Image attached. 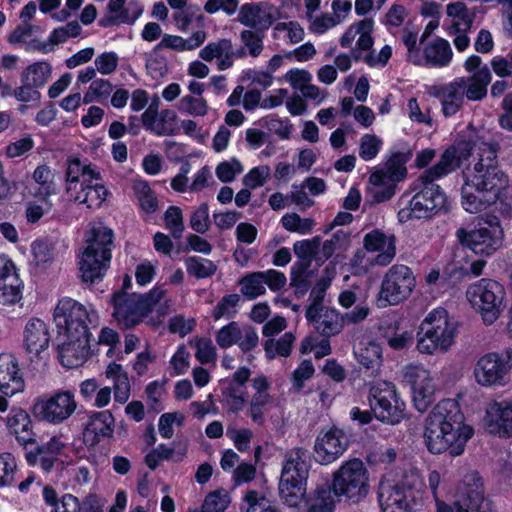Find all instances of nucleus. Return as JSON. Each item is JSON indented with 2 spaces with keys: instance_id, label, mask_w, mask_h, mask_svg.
Listing matches in <instances>:
<instances>
[{
  "instance_id": "nucleus-15",
  "label": "nucleus",
  "mask_w": 512,
  "mask_h": 512,
  "mask_svg": "<svg viewBox=\"0 0 512 512\" xmlns=\"http://www.w3.org/2000/svg\"><path fill=\"white\" fill-rule=\"evenodd\" d=\"M77 409V401L71 390L59 389L38 398L33 405L35 417L53 425L68 420Z\"/></svg>"
},
{
  "instance_id": "nucleus-5",
  "label": "nucleus",
  "mask_w": 512,
  "mask_h": 512,
  "mask_svg": "<svg viewBox=\"0 0 512 512\" xmlns=\"http://www.w3.org/2000/svg\"><path fill=\"white\" fill-rule=\"evenodd\" d=\"M112 304L114 307L113 317L118 324L124 328H131L153 311L164 315L167 300L165 292L160 288H155L145 295L128 294L124 290H120L113 294Z\"/></svg>"
},
{
  "instance_id": "nucleus-16",
  "label": "nucleus",
  "mask_w": 512,
  "mask_h": 512,
  "mask_svg": "<svg viewBox=\"0 0 512 512\" xmlns=\"http://www.w3.org/2000/svg\"><path fill=\"white\" fill-rule=\"evenodd\" d=\"M512 369V350L503 353H487L481 356L473 369L477 384L482 387H501L508 383Z\"/></svg>"
},
{
  "instance_id": "nucleus-38",
  "label": "nucleus",
  "mask_w": 512,
  "mask_h": 512,
  "mask_svg": "<svg viewBox=\"0 0 512 512\" xmlns=\"http://www.w3.org/2000/svg\"><path fill=\"white\" fill-rule=\"evenodd\" d=\"M42 497L46 505L51 507L50 512H81V501L71 493H65L61 498L50 485L42 489Z\"/></svg>"
},
{
  "instance_id": "nucleus-53",
  "label": "nucleus",
  "mask_w": 512,
  "mask_h": 512,
  "mask_svg": "<svg viewBox=\"0 0 512 512\" xmlns=\"http://www.w3.org/2000/svg\"><path fill=\"white\" fill-rule=\"evenodd\" d=\"M274 401L272 395H253L249 402L248 416L257 425H264L265 413Z\"/></svg>"
},
{
  "instance_id": "nucleus-32",
  "label": "nucleus",
  "mask_w": 512,
  "mask_h": 512,
  "mask_svg": "<svg viewBox=\"0 0 512 512\" xmlns=\"http://www.w3.org/2000/svg\"><path fill=\"white\" fill-rule=\"evenodd\" d=\"M306 318L324 336L338 334L342 329L340 315L335 309L321 310L318 306H308Z\"/></svg>"
},
{
  "instance_id": "nucleus-37",
  "label": "nucleus",
  "mask_w": 512,
  "mask_h": 512,
  "mask_svg": "<svg viewBox=\"0 0 512 512\" xmlns=\"http://www.w3.org/2000/svg\"><path fill=\"white\" fill-rule=\"evenodd\" d=\"M463 78L464 96L470 101H480L487 95L488 85L492 80L489 68L484 65L470 77Z\"/></svg>"
},
{
  "instance_id": "nucleus-26",
  "label": "nucleus",
  "mask_w": 512,
  "mask_h": 512,
  "mask_svg": "<svg viewBox=\"0 0 512 512\" xmlns=\"http://www.w3.org/2000/svg\"><path fill=\"white\" fill-rule=\"evenodd\" d=\"M243 55L244 51L236 52L232 41L228 38L211 41L199 51V57L205 62L215 63L219 71L232 68L237 57Z\"/></svg>"
},
{
  "instance_id": "nucleus-42",
  "label": "nucleus",
  "mask_w": 512,
  "mask_h": 512,
  "mask_svg": "<svg viewBox=\"0 0 512 512\" xmlns=\"http://www.w3.org/2000/svg\"><path fill=\"white\" fill-rule=\"evenodd\" d=\"M296 338L292 332H286L279 338H268L263 343L265 356L268 360L277 357H288L291 354Z\"/></svg>"
},
{
  "instance_id": "nucleus-49",
  "label": "nucleus",
  "mask_w": 512,
  "mask_h": 512,
  "mask_svg": "<svg viewBox=\"0 0 512 512\" xmlns=\"http://www.w3.org/2000/svg\"><path fill=\"white\" fill-rule=\"evenodd\" d=\"M369 192L376 202L387 201L395 194V184L388 182L378 174L371 173L369 177Z\"/></svg>"
},
{
  "instance_id": "nucleus-61",
  "label": "nucleus",
  "mask_w": 512,
  "mask_h": 512,
  "mask_svg": "<svg viewBox=\"0 0 512 512\" xmlns=\"http://www.w3.org/2000/svg\"><path fill=\"white\" fill-rule=\"evenodd\" d=\"M229 504L228 493L224 490H217L206 496L201 510L195 509L191 512H224Z\"/></svg>"
},
{
  "instance_id": "nucleus-3",
  "label": "nucleus",
  "mask_w": 512,
  "mask_h": 512,
  "mask_svg": "<svg viewBox=\"0 0 512 512\" xmlns=\"http://www.w3.org/2000/svg\"><path fill=\"white\" fill-rule=\"evenodd\" d=\"M65 193L69 201L88 209L99 208L108 196L97 166L78 157L67 159Z\"/></svg>"
},
{
  "instance_id": "nucleus-8",
  "label": "nucleus",
  "mask_w": 512,
  "mask_h": 512,
  "mask_svg": "<svg viewBox=\"0 0 512 512\" xmlns=\"http://www.w3.org/2000/svg\"><path fill=\"white\" fill-rule=\"evenodd\" d=\"M423 479L417 471H410L401 485L381 481L378 501L382 512H411L422 504Z\"/></svg>"
},
{
  "instance_id": "nucleus-20",
  "label": "nucleus",
  "mask_w": 512,
  "mask_h": 512,
  "mask_svg": "<svg viewBox=\"0 0 512 512\" xmlns=\"http://www.w3.org/2000/svg\"><path fill=\"white\" fill-rule=\"evenodd\" d=\"M280 18L279 8L269 3H246L240 7L238 13L241 24L263 32Z\"/></svg>"
},
{
  "instance_id": "nucleus-46",
  "label": "nucleus",
  "mask_w": 512,
  "mask_h": 512,
  "mask_svg": "<svg viewBox=\"0 0 512 512\" xmlns=\"http://www.w3.org/2000/svg\"><path fill=\"white\" fill-rule=\"evenodd\" d=\"M180 113L193 117H205L209 112L208 101L204 97L185 95L177 103Z\"/></svg>"
},
{
  "instance_id": "nucleus-64",
  "label": "nucleus",
  "mask_w": 512,
  "mask_h": 512,
  "mask_svg": "<svg viewBox=\"0 0 512 512\" xmlns=\"http://www.w3.org/2000/svg\"><path fill=\"white\" fill-rule=\"evenodd\" d=\"M244 499L248 504L247 512H276L271 502L255 490H248Z\"/></svg>"
},
{
  "instance_id": "nucleus-36",
  "label": "nucleus",
  "mask_w": 512,
  "mask_h": 512,
  "mask_svg": "<svg viewBox=\"0 0 512 512\" xmlns=\"http://www.w3.org/2000/svg\"><path fill=\"white\" fill-rule=\"evenodd\" d=\"M207 39L205 30H197L188 38L179 35L164 34L155 49H169L175 52L194 51L201 47Z\"/></svg>"
},
{
  "instance_id": "nucleus-22",
  "label": "nucleus",
  "mask_w": 512,
  "mask_h": 512,
  "mask_svg": "<svg viewBox=\"0 0 512 512\" xmlns=\"http://www.w3.org/2000/svg\"><path fill=\"white\" fill-rule=\"evenodd\" d=\"M484 425L491 434L512 437V399L487 403Z\"/></svg>"
},
{
  "instance_id": "nucleus-7",
  "label": "nucleus",
  "mask_w": 512,
  "mask_h": 512,
  "mask_svg": "<svg viewBox=\"0 0 512 512\" xmlns=\"http://www.w3.org/2000/svg\"><path fill=\"white\" fill-rule=\"evenodd\" d=\"M419 189L411 198L406 195L400 199L398 220L401 223L412 219H428L446 209L447 197L442 188L429 180L418 178Z\"/></svg>"
},
{
  "instance_id": "nucleus-63",
  "label": "nucleus",
  "mask_w": 512,
  "mask_h": 512,
  "mask_svg": "<svg viewBox=\"0 0 512 512\" xmlns=\"http://www.w3.org/2000/svg\"><path fill=\"white\" fill-rule=\"evenodd\" d=\"M271 177V169L267 165L252 168L244 177L243 184L249 189L263 186Z\"/></svg>"
},
{
  "instance_id": "nucleus-35",
  "label": "nucleus",
  "mask_w": 512,
  "mask_h": 512,
  "mask_svg": "<svg viewBox=\"0 0 512 512\" xmlns=\"http://www.w3.org/2000/svg\"><path fill=\"white\" fill-rule=\"evenodd\" d=\"M448 17L447 33L470 31L476 17V10L470 9L461 1L449 3L446 6Z\"/></svg>"
},
{
  "instance_id": "nucleus-60",
  "label": "nucleus",
  "mask_w": 512,
  "mask_h": 512,
  "mask_svg": "<svg viewBox=\"0 0 512 512\" xmlns=\"http://www.w3.org/2000/svg\"><path fill=\"white\" fill-rule=\"evenodd\" d=\"M164 223L166 229L169 230L175 239H180L182 237L185 226L182 210L178 206L168 207L164 213Z\"/></svg>"
},
{
  "instance_id": "nucleus-6",
  "label": "nucleus",
  "mask_w": 512,
  "mask_h": 512,
  "mask_svg": "<svg viewBox=\"0 0 512 512\" xmlns=\"http://www.w3.org/2000/svg\"><path fill=\"white\" fill-rule=\"evenodd\" d=\"M456 334V322L451 319L447 310L433 309L419 326L416 334V348L419 353L425 355L446 353L454 345Z\"/></svg>"
},
{
  "instance_id": "nucleus-58",
  "label": "nucleus",
  "mask_w": 512,
  "mask_h": 512,
  "mask_svg": "<svg viewBox=\"0 0 512 512\" xmlns=\"http://www.w3.org/2000/svg\"><path fill=\"white\" fill-rule=\"evenodd\" d=\"M372 173L378 174L382 176L384 180L395 184L396 182L402 181L406 177L407 170L404 166V162L401 161L400 157L395 156L387 161L384 169L376 170Z\"/></svg>"
},
{
  "instance_id": "nucleus-28",
  "label": "nucleus",
  "mask_w": 512,
  "mask_h": 512,
  "mask_svg": "<svg viewBox=\"0 0 512 512\" xmlns=\"http://www.w3.org/2000/svg\"><path fill=\"white\" fill-rule=\"evenodd\" d=\"M143 13V6L137 1L109 0L107 11L100 25L110 27L121 24H133Z\"/></svg>"
},
{
  "instance_id": "nucleus-17",
  "label": "nucleus",
  "mask_w": 512,
  "mask_h": 512,
  "mask_svg": "<svg viewBox=\"0 0 512 512\" xmlns=\"http://www.w3.org/2000/svg\"><path fill=\"white\" fill-rule=\"evenodd\" d=\"M370 406L377 419L396 424L404 416L405 404L397 395L396 387L388 381H376L370 388Z\"/></svg>"
},
{
  "instance_id": "nucleus-18",
  "label": "nucleus",
  "mask_w": 512,
  "mask_h": 512,
  "mask_svg": "<svg viewBox=\"0 0 512 512\" xmlns=\"http://www.w3.org/2000/svg\"><path fill=\"white\" fill-rule=\"evenodd\" d=\"M403 378L409 384L412 401L419 412H425L435 400L437 387L431 372L423 365H407Z\"/></svg>"
},
{
  "instance_id": "nucleus-56",
  "label": "nucleus",
  "mask_w": 512,
  "mask_h": 512,
  "mask_svg": "<svg viewBox=\"0 0 512 512\" xmlns=\"http://www.w3.org/2000/svg\"><path fill=\"white\" fill-rule=\"evenodd\" d=\"M320 245L321 239L316 236L312 239L296 241L293 244V251L299 259L310 264L312 260L316 261V258L319 256Z\"/></svg>"
},
{
  "instance_id": "nucleus-11",
  "label": "nucleus",
  "mask_w": 512,
  "mask_h": 512,
  "mask_svg": "<svg viewBox=\"0 0 512 512\" xmlns=\"http://www.w3.org/2000/svg\"><path fill=\"white\" fill-rule=\"evenodd\" d=\"M98 314L94 308L65 297L58 301L54 310V321L59 334L71 337L90 336L88 325L98 324Z\"/></svg>"
},
{
  "instance_id": "nucleus-24",
  "label": "nucleus",
  "mask_w": 512,
  "mask_h": 512,
  "mask_svg": "<svg viewBox=\"0 0 512 512\" xmlns=\"http://www.w3.org/2000/svg\"><path fill=\"white\" fill-rule=\"evenodd\" d=\"M363 247L369 253H376L374 264L389 265L396 257V237L393 233L374 229L363 238Z\"/></svg>"
},
{
  "instance_id": "nucleus-55",
  "label": "nucleus",
  "mask_w": 512,
  "mask_h": 512,
  "mask_svg": "<svg viewBox=\"0 0 512 512\" xmlns=\"http://www.w3.org/2000/svg\"><path fill=\"white\" fill-rule=\"evenodd\" d=\"M195 349V358L201 364L215 363L217 359L216 348L210 338L195 337L190 341Z\"/></svg>"
},
{
  "instance_id": "nucleus-41",
  "label": "nucleus",
  "mask_w": 512,
  "mask_h": 512,
  "mask_svg": "<svg viewBox=\"0 0 512 512\" xmlns=\"http://www.w3.org/2000/svg\"><path fill=\"white\" fill-rule=\"evenodd\" d=\"M468 491L465 474L456 487L455 499L452 502H447L444 496L434 500L435 512H469L468 497L465 495Z\"/></svg>"
},
{
  "instance_id": "nucleus-33",
  "label": "nucleus",
  "mask_w": 512,
  "mask_h": 512,
  "mask_svg": "<svg viewBox=\"0 0 512 512\" xmlns=\"http://www.w3.org/2000/svg\"><path fill=\"white\" fill-rule=\"evenodd\" d=\"M6 427L20 445L35 442L32 420L25 410L13 409L6 419Z\"/></svg>"
},
{
  "instance_id": "nucleus-12",
  "label": "nucleus",
  "mask_w": 512,
  "mask_h": 512,
  "mask_svg": "<svg viewBox=\"0 0 512 512\" xmlns=\"http://www.w3.org/2000/svg\"><path fill=\"white\" fill-rule=\"evenodd\" d=\"M466 297L486 324L494 323L504 309L505 289L492 279L483 278L471 284Z\"/></svg>"
},
{
  "instance_id": "nucleus-14",
  "label": "nucleus",
  "mask_w": 512,
  "mask_h": 512,
  "mask_svg": "<svg viewBox=\"0 0 512 512\" xmlns=\"http://www.w3.org/2000/svg\"><path fill=\"white\" fill-rule=\"evenodd\" d=\"M416 287L411 268L404 264L392 265L384 274L377 298L379 307L397 305L410 297Z\"/></svg>"
},
{
  "instance_id": "nucleus-44",
  "label": "nucleus",
  "mask_w": 512,
  "mask_h": 512,
  "mask_svg": "<svg viewBox=\"0 0 512 512\" xmlns=\"http://www.w3.org/2000/svg\"><path fill=\"white\" fill-rule=\"evenodd\" d=\"M359 364L366 369H377L382 362V349L376 342L360 343L354 350Z\"/></svg>"
},
{
  "instance_id": "nucleus-4",
  "label": "nucleus",
  "mask_w": 512,
  "mask_h": 512,
  "mask_svg": "<svg viewBox=\"0 0 512 512\" xmlns=\"http://www.w3.org/2000/svg\"><path fill=\"white\" fill-rule=\"evenodd\" d=\"M78 262L80 278L83 282L94 284L107 273L114 247V231L102 222L92 223L85 239Z\"/></svg>"
},
{
  "instance_id": "nucleus-43",
  "label": "nucleus",
  "mask_w": 512,
  "mask_h": 512,
  "mask_svg": "<svg viewBox=\"0 0 512 512\" xmlns=\"http://www.w3.org/2000/svg\"><path fill=\"white\" fill-rule=\"evenodd\" d=\"M51 74V64L46 61H38L30 64L23 70L21 81H25L28 85L40 88L49 81Z\"/></svg>"
},
{
  "instance_id": "nucleus-1",
  "label": "nucleus",
  "mask_w": 512,
  "mask_h": 512,
  "mask_svg": "<svg viewBox=\"0 0 512 512\" xmlns=\"http://www.w3.org/2000/svg\"><path fill=\"white\" fill-rule=\"evenodd\" d=\"M461 205L471 214L480 213L501 198L509 184L498 163L497 151L489 144L479 147L478 158L462 171Z\"/></svg>"
},
{
  "instance_id": "nucleus-34",
  "label": "nucleus",
  "mask_w": 512,
  "mask_h": 512,
  "mask_svg": "<svg viewBox=\"0 0 512 512\" xmlns=\"http://www.w3.org/2000/svg\"><path fill=\"white\" fill-rule=\"evenodd\" d=\"M466 483L469 488V491L465 492L468 497L469 512H497L493 503L484 496L483 482L478 472H468Z\"/></svg>"
},
{
  "instance_id": "nucleus-27",
  "label": "nucleus",
  "mask_w": 512,
  "mask_h": 512,
  "mask_svg": "<svg viewBox=\"0 0 512 512\" xmlns=\"http://www.w3.org/2000/svg\"><path fill=\"white\" fill-rule=\"evenodd\" d=\"M25 381L18 359L10 353L0 354V391L14 396L24 391Z\"/></svg>"
},
{
  "instance_id": "nucleus-39",
  "label": "nucleus",
  "mask_w": 512,
  "mask_h": 512,
  "mask_svg": "<svg viewBox=\"0 0 512 512\" xmlns=\"http://www.w3.org/2000/svg\"><path fill=\"white\" fill-rule=\"evenodd\" d=\"M32 177L38 185L33 196L44 202L47 208H51L52 203L49 198L56 193L52 170L47 165H40L34 170Z\"/></svg>"
},
{
  "instance_id": "nucleus-23",
  "label": "nucleus",
  "mask_w": 512,
  "mask_h": 512,
  "mask_svg": "<svg viewBox=\"0 0 512 512\" xmlns=\"http://www.w3.org/2000/svg\"><path fill=\"white\" fill-rule=\"evenodd\" d=\"M23 282L11 258L0 254V303L13 305L22 298Z\"/></svg>"
},
{
  "instance_id": "nucleus-47",
  "label": "nucleus",
  "mask_w": 512,
  "mask_h": 512,
  "mask_svg": "<svg viewBox=\"0 0 512 512\" xmlns=\"http://www.w3.org/2000/svg\"><path fill=\"white\" fill-rule=\"evenodd\" d=\"M185 266L189 275L199 279L211 277L217 270V266L212 260L198 256L186 258Z\"/></svg>"
},
{
  "instance_id": "nucleus-21",
  "label": "nucleus",
  "mask_w": 512,
  "mask_h": 512,
  "mask_svg": "<svg viewBox=\"0 0 512 512\" xmlns=\"http://www.w3.org/2000/svg\"><path fill=\"white\" fill-rule=\"evenodd\" d=\"M420 45L422 51L415 64L416 66L441 69L452 63L454 53L448 40L435 37L432 40L425 41L421 37Z\"/></svg>"
},
{
  "instance_id": "nucleus-48",
  "label": "nucleus",
  "mask_w": 512,
  "mask_h": 512,
  "mask_svg": "<svg viewBox=\"0 0 512 512\" xmlns=\"http://www.w3.org/2000/svg\"><path fill=\"white\" fill-rule=\"evenodd\" d=\"M350 242L348 233L343 230L336 231L329 240H326L316 258L317 262L323 263L328 260L337 250L345 249Z\"/></svg>"
},
{
  "instance_id": "nucleus-54",
  "label": "nucleus",
  "mask_w": 512,
  "mask_h": 512,
  "mask_svg": "<svg viewBox=\"0 0 512 512\" xmlns=\"http://www.w3.org/2000/svg\"><path fill=\"white\" fill-rule=\"evenodd\" d=\"M240 41L243 44V48L248 51V54L257 58L261 55L264 50V32L258 30H243L240 33Z\"/></svg>"
},
{
  "instance_id": "nucleus-50",
  "label": "nucleus",
  "mask_w": 512,
  "mask_h": 512,
  "mask_svg": "<svg viewBox=\"0 0 512 512\" xmlns=\"http://www.w3.org/2000/svg\"><path fill=\"white\" fill-rule=\"evenodd\" d=\"M281 224L285 230L301 235L310 234L315 226V222L312 218H302L297 213H287L283 215Z\"/></svg>"
},
{
  "instance_id": "nucleus-52",
  "label": "nucleus",
  "mask_w": 512,
  "mask_h": 512,
  "mask_svg": "<svg viewBox=\"0 0 512 512\" xmlns=\"http://www.w3.org/2000/svg\"><path fill=\"white\" fill-rule=\"evenodd\" d=\"M133 190L138 199L140 207L146 213H153L157 210V198L147 182L142 180L135 181L133 184Z\"/></svg>"
},
{
  "instance_id": "nucleus-31",
  "label": "nucleus",
  "mask_w": 512,
  "mask_h": 512,
  "mask_svg": "<svg viewBox=\"0 0 512 512\" xmlns=\"http://www.w3.org/2000/svg\"><path fill=\"white\" fill-rule=\"evenodd\" d=\"M468 157V150L461 149L459 146H452L442 153L439 161L434 166L423 172L421 179L435 183L436 180L455 171L462 161Z\"/></svg>"
},
{
  "instance_id": "nucleus-10",
  "label": "nucleus",
  "mask_w": 512,
  "mask_h": 512,
  "mask_svg": "<svg viewBox=\"0 0 512 512\" xmlns=\"http://www.w3.org/2000/svg\"><path fill=\"white\" fill-rule=\"evenodd\" d=\"M369 490V472L359 458L343 462L333 473L332 491L337 497L358 503L368 495Z\"/></svg>"
},
{
  "instance_id": "nucleus-51",
  "label": "nucleus",
  "mask_w": 512,
  "mask_h": 512,
  "mask_svg": "<svg viewBox=\"0 0 512 512\" xmlns=\"http://www.w3.org/2000/svg\"><path fill=\"white\" fill-rule=\"evenodd\" d=\"M113 92V85L108 79L97 78L92 81L83 95V103L90 104L107 99Z\"/></svg>"
},
{
  "instance_id": "nucleus-9",
  "label": "nucleus",
  "mask_w": 512,
  "mask_h": 512,
  "mask_svg": "<svg viewBox=\"0 0 512 512\" xmlns=\"http://www.w3.org/2000/svg\"><path fill=\"white\" fill-rule=\"evenodd\" d=\"M311 467L308 450L295 447L286 452L279 483L281 498L289 506H297L306 491V481Z\"/></svg>"
},
{
  "instance_id": "nucleus-45",
  "label": "nucleus",
  "mask_w": 512,
  "mask_h": 512,
  "mask_svg": "<svg viewBox=\"0 0 512 512\" xmlns=\"http://www.w3.org/2000/svg\"><path fill=\"white\" fill-rule=\"evenodd\" d=\"M239 284L241 293L246 298L252 300L266 293L265 278L262 271L252 272L243 276Z\"/></svg>"
},
{
  "instance_id": "nucleus-57",
  "label": "nucleus",
  "mask_w": 512,
  "mask_h": 512,
  "mask_svg": "<svg viewBox=\"0 0 512 512\" xmlns=\"http://www.w3.org/2000/svg\"><path fill=\"white\" fill-rule=\"evenodd\" d=\"M383 146V140L375 135L366 133L359 140V156L364 161L376 158Z\"/></svg>"
},
{
  "instance_id": "nucleus-25",
  "label": "nucleus",
  "mask_w": 512,
  "mask_h": 512,
  "mask_svg": "<svg viewBox=\"0 0 512 512\" xmlns=\"http://www.w3.org/2000/svg\"><path fill=\"white\" fill-rule=\"evenodd\" d=\"M90 336L71 337V335H58V357L60 363L66 368H76L85 363L89 352Z\"/></svg>"
},
{
  "instance_id": "nucleus-59",
  "label": "nucleus",
  "mask_w": 512,
  "mask_h": 512,
  "mask_svg": "<svg viewBox=\"0 0 512 512\" xmlns=\"http://www.w3.org/2000/svg\"><path fill=\"white\" fill-rule=\"evenodd\" d=\"M17 461L10 452L0 453V488L11 486L15 481Z\"/></svg>"
},
{
  "instance_id": "nucleus-62",
  "label": "nucleus",
  "mask_w": 512,
  "mask_h": 512,
  "mask_svg": "<svg viewBox=\"0 0 512 512\" xmlns=\"http://www.w3.org/2000/svg\"><path fill=\"white\" fill-rule=\"evenodd\" d=\"M242 172L243 165L236 158L219 163L215 169L217 178L223 183L232 182Z\"/></svg>"
},
{
  "instance_id": "nucleus-2",
  "label": "nucleus",
  "mask_w": 512,
  "mask_h": 512,
  "mask_svg": "<svg viewBox=\"0 0 512 512\" xmlns=\"http://www.w3.org/2000/svg\"><path fill=\"white\" fill-rule=\"evenodd\" d=\"M473 434V428L465 422L454 399L438 402L425 420L424 441L432 454L447 452L454 457L460 456Z\"/></svg>"
},
{
  "instance_id": "nucleus-30",
  "label": "nucleus",
  "mask_w": 512,
  "mask_h": 512,
  "mask_svg": "<svg viewBox=\"0 0 512 512\" xmlns=\"http://www.w3.org/2000/svg\"><path fill=\"white\" fill-rule=\"evenodd\" d=\"M431 95L440 101L442 113L445 117L455 115L464 104L465 96L463 78H455L446 85L433 87Z\"/></svg>"
},
{
  "instance_id": "nucleus-19",
  "label": "nucleus",
  "mask_w": 512,
  "mask_h": 512,
  "mask_svg": "<svg viewBox=\"0 0 512 512\" xmlns=\"http://www.w3.org/2000/svg\"><path fill=\"white\" fill-rule=\"evenodd\" d=\"M350 437L339 427L322 429L314 443L315 460L321 465H329L339 459L348 449Z\"/></svg>"
},
{
  "instance_id": "nucleus-40",
  "label": "nucleus",
  "mask_w": 512,
  "mask_h": 512,
  "mask_svg": "<svg viewBox=\"0 0 512 512\" xmlns=\"http://www.w3.org/2000/svg\"><path fill=\"white\" fill-rule=\"evenodd\" d=\"M105 375L112 381L114 399L120 404H124L130 397V381L127 373L120 364L111 362L106 368Z\"/></svg>"
},
{
  "instance_id": "nucleus-29",
  "label": "nucleus",
  "mask_w": 512,
  "mask_h": 512,
  "mask_svg": "<svg viewBox=\"0 0 512 512\" xmlns=\"http://www.w3.org/2000/svg\"><path fill=\"white\" fill-rule=\"evenodd\" d=\"M50 331L48 325L39 318H31L27 321L23 331V345L25 350L40 357L50 344Z\"/></svg>"
},
{
  "instance_id": "nucleus-13",
  "label": "nucleus",
  "mask_w": 512,
  "mask_h": 512,
  "mask_svg": "<svg viewBox=\"0 0 512 512\" xmlns=\"http://www.w3.org/2000/svg\"><path fill=\"white\" fill-rule=\"evenodd\" d=\"M458 242L474 254L490 257L504 245V230L497 219L485 221L478 227L467 230L459 228L456 231Z\"/></svg>"
}]
</instances>
